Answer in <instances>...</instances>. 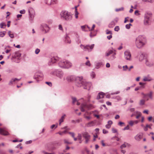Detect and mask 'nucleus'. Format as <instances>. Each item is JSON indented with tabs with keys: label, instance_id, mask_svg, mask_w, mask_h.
<instances>
[{
	"label": "nucleus",
	"instance_id": "9b49d317",
	"mask_svg": "<svg viewBox=\"0 0 154 154\" xmlns=\"http://www.w3.org/2000/svg\"><path fill=\"white\" fill-rule=\"evenodd\" d=\"M82 82L83 85L84 86V88L85 89L89 90L90 88L91 87V83L89 82Z\"/></svg>",
	"mask_w": 154,
	"mask_h": 154
},
{
	"label": "nucleus",
	"instance_id": "473e14b6",
	"mask_svg": "<svg viewBox=\"0 0 154 154\" xmlns=\"http://www.w3.org/2000/svg\"><path fill=\"white\" fill-rule=\"evenodd\" d=\"M123 70L124 71H128V67L127 65L123 66Z\"/></svg>",
	"mask_w": 154,
	"mask_h": 154
},
{
	"label": "nucleus",
	"instance_id": "c85d7f7f",
	"mask_svg": "<svg viewBox=\"0 0 154 154\" xmlns=\"http://www.w3.org/2000/svg\"><path fill=\"white\" fill-rule=\"evenodd\" d=\"M8 35L11 38H13L14 37V35L13 33H11V32L10 31H9L8 32Z\"/></svg>",
	"mask_w": 154,
	"mask_h": 154
},
{
	"label": "nucleus",
	"instance_id": "20e7f679",
	"mask_svg": "<svg viewBox=\"0 0 154 154\" xmlns=\"http://www.w3.org/2000/svg\"><path fill=\"white\" fill-rule=\"evenodd\" d=\"M152 14L150 13L147 12L145 14L144 24L145 25H148L149 23V21L152 17Z\"/></svg>",
	"mask_w": 154,
	"mask_h": 154
},
{
	"label": "nucleus",
	"instance_id": "a19ab883",
	"mask_svg": "<svg viewBox=\"0 0 154 154\" xmlns=\"http://www.w3.org/2000/svg\"><path fill=\"white\" fill-rule=\"evenodd\" d=\"M91 76L92 78H94L95 76V73L93 72H92L91 73Z\"/></svg>",
	"mask_w": 154,
	"mask_h": 154
},
{
	"label": "nucleus",
	"instance_id": "4468645a",
	"mask_svg": "<svg viewBox=\"0 0 154 154\" xmlns=\"http://www.w3.org/2000/svg\"><path fill=\"white\" fill-rule=\"evenodd\" d=\"M143 137V134L140 133L136 135L135 137V139L137 141H140Z\"/></svg>",
	"mask_w": 154,
	"mask_h": 154
},
{
	"label": "nucleus",
	"instance_id": "5701e85b",
	"mask_svg": "<svg viewBox=\"0 0 154 154\" xmlns=\"http://www.w3.org/2000/svg\"><path fill=\"white\" fill-rule=\"evenodd\" d=\"M152 92H150L149 94H146L144 95V97L146 98V97H148L150 99H152Z\"/></svg>",
	"mask_w": 154,
	"mask_h": 154
},
{
	"label": "nucleus",
	"instance_id": "393cba45",
	"mask_svg": "<svg viewBox=\"0 0 154 154\" xmlns=\"http://www.w3.org/2000/svg\"><path fill=\"white\" fill-rule=\"evenodd\" d=\"M65 116H66V115L65 114H64L61 117V119H60V120H59L60 125L61 123L63 122Z\"/></svg>",
	"mask_w": 154,
	"mask_h": 154
},
{
	"label": "nucleus",
	"instance_id": "69168bd1",
	"mask_svg": "<svg viewBox=\"0 0 154 154\" xmlns=\"http://www.w3.org/2000/svg\"><path fill=\"white\" fill-rule=\"evenodd\" d=\"M119 92L118 91L116 92H115L111 93L110 94L112 95L115 94H119Z\"/></svg>",
	"mask_w": 154,
	"mask_h": 154
},
{
	"label": "nucleus",
	"instance_id": "f704fd0d",
	"mask_svg": "<svg viewBox=\"0 0 154 154\" xmlns=\"http://www.w3.org/2000/svg\"><path fill=\"white\" fill-rule=\"evenodd\" d=\"M67 132V131L66 130H65L64 131L61 132L60 131L58 132V133L60 135H63L64 134H65Z\"/></svg>",
	"mask_w": 154,
	"mask_h": 154
},
{
	"label": "nucleus",
	"instance_id": "0eeeda50",
	"mask_svg": "<svg viewBox=\"0 0 154 154\" xmlns=\"http://www.w3.org/2000/svg\"><path fill=\"white\" fill-rule=\"evenodd\" d=\"M75 77L72 75H69L63 78L64 81L66 80L68 82H72L75 81Z\"/></svg>",
	"mask_w": 154,
	"mask_h": 154
},
{
	"label": "nucleus",
	"instance_id": "9d476101",
	"mask_svg": "<svg viewBox=\"0 0 154 154\" xmlns=\"http://www.w3.org/2000/svg\"><path fill=\"white\" fill-rule=\"evenodd\" d=\"M131 54L130 52L128 51H126L124 52V57L128 60H130Z\"/></svg>",
	"mask_w": 154,
	"mask_h": 154
},
{
	"label": "nucleus",
	"instance_id": "aec40b11",
	"mask_svg": "<svg viewBox=\"0 0 154 154\" xmlns=\"http://www.w3.org/2000/svg\"><path fill=\"white\" fill-rule=\"evenodd\" d=\"M94 123L93 121L90 122L87 124L86 125L87 127H90L94 126Z\"/></svg>",
	"mask_w": 154,
	"mask_h": 154
},
{
	"label": "nucleus",
	"instance_id": "49530a36",
	"mask_svg": "<svg viewBox=\"0 0 154 154\" xmlns=\"http://www.w3.org/2000/svg\"><path fill=\"white\" fill-rule=\"evenodd\" d=\"M106 33L107 34H112V32L110 31H109L107 29L106 30Z\"/></svg>",
	"mask_w": 154,
	"mask_h": 154
},
{
	"label": "nucleus",
	"instance_id": "ea45409f",
	"mask_svg": "<svg viewBox=\"0 0 154 154\" xmlns=\"http://www.w3.org/2000/svg\"><path fill=\"white\" fill-rule=\"evenodd\" d=\"M57 60V59L55 57H53L51 59V61L53 63H54Z\"/></svg>",
	"mask_w": 154,
	"mask_h": 154
},
{
	"label": "nucleus",
	"instance_id": "774afa93",
	"mask_svg": "<svg viewBox=\"0 0 154 154\" xmlns=\"http://www.w3.org/2000/svg\"><path fill=\"white\" fill-rule=\"evenodd\" d=\"M112 37V36L111 35H109L107 37V38L109 39L110 40L111 38Z\"/></svg>",
	"mask_w": 154,
	"mask_h": 154
},
{
	"label": "nucleus",
	"instance_id": "72a5a7b5",
	"mask_svg": "<svg viewBox=\"0 0 154 154\" xmlns=\"http://www.w3.org/2000/svg\"><path fill=\"white\" fill-rule=\"evenodd\" d=\"M6 26V25L4 23H2L0 24V27L1 28H4Z\"/></svg>",
	"mask_w": 154,
	"mask_h": 154
},
{
	"label": "nucleus",
	"instance_id": "f03ea898",
	"mask_svg": "<svg viewBox=\"0 0 154 154\" xmlns=\"http://www.w3.org/2000/svg\"><path fill=\"white\" fill-rule=\"evenodd\" d=\"M60 15L61 18L67 21L70 20L72 19L70 13L67 11H62L60 13Z\"/></svg>",
	"mask_w": 154,
	"mask_h": 154
},
{
	"label": "nucleus",
	"instance_id": "3c124183",
	"mask_svg": "<svg viewBox=\"0 0 154 154\" xmlns=\"http://www.w3.org/2000/svg\"><path fill=\"white\" fill-rule=\"evenodd\" d=\"M101 144L103 146H106V144L105 143H104V140H102L101 141Z\"/></svg>",
	"mask_w": 154,
	"mask_h": 154
},
{
	"label": "nucleus",
	"instance_id": "4c0bfd02",
	"mask_svg": "<svg viewBox=\"0 0 154 154\" xmlns=\"http://www.w3.org/2000/svg\"><path fill=\"white\" fill-rule=\"evenodd\" d=\"M6 32H0V36L1 37H3L5 35Z\"/></svg>",
	"mask_w": 154,
	"mask_h": 154
},
{
	"label": "nucleus",
	"instance_id": "4d7b16f0",
	"mask_svg": "<svg viewBox=\"0 0 154 154\" xmlns=\"http://www.w3.org/2000/svg\"><path fill=\"white\" fill-rule=\"evenodd\" d=\"M129 126L128 125L126 127H125L124 129V130H128L129 129Z\"/></svg>",
	"mask_w": 154,
	"mask_h": 154
},
{
	"label": "nucleus",
	"instance_id": "f257e3e1",
	"mask_svg": "<svg viewBox=\"0 0 154 154\" xmlns=\"http://www.w3.org/2000/svg\"><path fill=\"white\" fill-rule=\"evenodd\" d=\"M145 38L142 35H139L136 38L135 44L138 48L142 47L145 44Z\"/></svg>",
	"mask_w": 154,
	"mask_h": 154
},
{
	"label": "nucleus",
	"instance_id": "b1692460",
	"mask_svg": "<svg viewBox=\"0 0 154 154\" xmlns=\"http://www.w3.org/2000/svg\"><path fill=\"white\" fill-rule=\"evenodd\" d=\"M75 16L76 19H77L78 18V15L79 14L78 12L77 11V8L76 7H75Z\"/></svg>",
	"mask_w": 154,
	"mask_h": 154
},
{
	"label": "nucleus",
	"instance_id": "6e6d98bb",
	"mask_svg": "<svg viewBox=\"0 0 154 154\" xmlns=\"http://www.w3.org/2000/svg\"><path fill=\"white\" fill-rule=\"evenodd\" d=\"M40 51V49H39L37 48L35 50V53L36 54H38L39 52Z\"/></svg>",
	"mask_w": 154,
	"mask_h": 154
},
{
	"label": "nucleus",
	"instance_id": "39448f33",
	"mask_svg": "<svg viewBox=\"0 0 154 154\" xmlns=\"http://www.w3.org/2000/svg\"><path fill=\"white\" fill-rule=\"evenodd\" d=\"M43 74L41 72H37L35 73L34 76V79H36L37 81H41L43 79Z\"/></svg>",
	"mask_w": 154,
	"mask_h": 154
},
{
	"label": "nucleus",
	"instance_id": "603ef678",
	"mask_svg": "<svg viewBox=\"0 0 154 154\" xmlns=\"http://www.w3.org/2000/svg\"><path fill=\"white\" fill-rule=\"evenodd\" d=\"M115 99H117L118 101L120 100H121V97L119 96H116V97Z\"/></svg>",
	"mask_w": 154,
	"mask_h": 154
},
{
	"label": "nucleus",
	"instance_id": "6e6552de",
	"mask_svg": "<svg viewBox=\"0 0 154 154\" xmlns=\"http://www.w3.org/2000/svg\"><path fill=\"white\" fill-rule=\"evenodd\" d=\"M94 45V44H92L91 45H88L86 46L81 45H80V46L85 51L87 50L89 51L90 49L91 50V51L93 48Z\"/></svg>",
	"mask_w": 154,
	"mask_h": 154
},
{
	"label": "nucleus",
	"instance_id": "dca6fc26",
	"mask_svg": "<svg viewBox=\"0 0 154 154\" xmlns=\"http://www.w3.org/2000/svg\"><path fill=\"white\" fill-rule=\"evenodd\" d=\"M112 123V121H109L108 122V124L106 125V127L108 129L109 128L111 127Z\"/></svg>",
	"mask_w": 154,
	"mask_h": 154
},
{
	"label": "nucleus",
	"instance_id": "c756f323",
	"mask_svg": "<svg viewBox=\"0 0 154 154\" xmlns=\"http://www.w3.org/2000/svg\"><path fill=\"white\" fill-rule=\"evenodd\" d=\"M151 80V79L148 77H144L143 79V81H149Z\"/></svg>",
	"mask_w": 154,
	"mask_h": 154
},
{
	"label": "nucleus",
	"instance_id": "6ab92c4d",
	"mask_svg": "<svg viewBox=\"0 0 154 154\" xmlns=\"http://www.w3.org/2000/svg\"><path fill=\"white\" fill-rule=\"evenodd\" d=\"M146 59L145 55L143 54H140L139 55V59L140 61H142L144 59Z\"/></svg>",
	"mask_w": 154,
	"mask_h": 154
},
{
	"label": "nucleus",
	"instance_id": "7c9ffc66",
	"mask_svg": "<svg viewBox=\"0 0 154 154\" xmlns=\"http://www.w3.org/2000/svg\"><path fill=\"white\" fill-rule=\"evenodd\" d=\"M88 114V112H86L84 114V117L86 119H87L88 120H89L91 119V117L90 116H85V115L86 114Z\"/></svg>",
	"mask_w": 154,
	"mask_h": 154
},
{
	"label": "nucleus",
	"instance_id": "a18cd8bd",
	"mask_svg": "<svg viewBox=\"0 0 154 154\" xmlns=\"http://www.w3.org/2000/svg\"><path fill=\"white\" fill-rule=\"evenodd\" d=\"M132 26V25L130 23L129 24H127L125 26V27L127 29H129L130 28L131 26Z\"/></svg>",
	"mask_w": 154,
	"mask_h": 154
},
{
	"label": "nucleus",
	"instance_id": "e2e57ef3",
	"mask_svg": "<svg viewBox=\"0 0 154 154\" xmlns=\"http://www.w3.org/2000/svg\"><path fill=\"white\" fill-rule=\"evenodd\" d=\"M20 13L21 14H24L25 12V11L24 10H21L20 11Z\"/></svg>",
	"mask_w": 154,
	"mask_h": 154
},
{
	"label": "nucleus",
	"instance_id": "cd10ccee",
	"mask_svg": "<svg viewBox=\"0 0 154 154\" xmlns=\"http://www.w3.org/2000/svg\"><path fill=\"white\" fill-rule=\"evenodd\" d=\"M113 53V51L112 50H110L106 52V54L107 56H108L110 54H112Z\"/></svg>",
	"mask_w": 154,
	"mask_h": 154
},
{
	"label": "nucleus",
	"instance_id": "8fccbe9b",
	"mask_svg": "<svg viewBox=\"0 0 154 154\" xmlns=\"http://www.w3.org/2000/svg\"><path fill=\"white\" fill-rule=\"evenodd\" d=\"M72 103H73V104H74L75 102H76L77 101L76 99L75 98L72 97Z\"/></svg>",
	"mask_w": 154,
	"mask_h": 154
},
{
	"label": "nucleus",
	"instance_id": "412c9836",
	"mask_svg": "<svg viewBox=\"0 0 154 154\" xmlns=\"http://www.w3.org/2000/svg\"><path fill=\"white\" fill-rule=\"evenodd\" d=\"M20 79H17V78H13L11 79V80L10 81L9 84H13L14 82H15L16 81H19Z\"/></svg>",
	"mask_w": 154,
	"mask_h": 154
},
{
	"label": "nucleus",
	"instance_id": "c9c22d12",
	"mask_svg": "<svg viewBox=\"0 0 154 154\" xmlns=\"http://www.w3.org/2000/svg\"><path fill=\"white\" fill-rule=\"evenodd\" d=\"M128 123L129 125L131 126H132L134 124V122L133 121H130L128 122Z\"/></svg>",
	"mask_w": 154,
	"mask_h": 154
},
{
	"label": "nucleus",
	"instance_id": "79ce46f5",
	"mask_svg": "<svg viewBox=\"0 0 154 154\" xmlns=\"http://www.w3.org/2000/svg\"><path fill=\"white\" fill-rule=\"evenodd\" d=\"M119 27L118 26H116L114 28L115 31L117 32H118L119 30Z\"/></svg>",
	"mask_w": 154,
	"mask_h": 154
},
{
	"label": "nucleus",
	"instance_id": "13d9d810",
	"mask_svg": "<svg viewBox=\"0 0 154 154\" xmlns=\"http://www.w3.org/2000/svg\"><path fill=\"white\" fill-rule=\"evenodd\" d=\"M86 27H88V28H89L88 26H81V28L82 30L83 31H85V29L86 28Z\"/></svg>",
	"mask_w": 154,
	"mask_h": 154
},
{
	"label": "nucleus",
	"instance_id": "7ed1b4c3",
	"mask_svg": "<svg viewBox=\"0 0 154 154\" xmlns=\"http://www.w3.org/2000/svg\"><path fill=\"white\" fill-rule=\"evenodd\" d=\"M59 65L62 68H69L72 66V64L68 60H64L60 62Z\"/></svg>",
	"mask_w": 154,
	"mask_h": 154
},
{
	"label": "nucleus",
	"instance_id": "f8f14e48",
	"mask_svg": "<svg viewBox=\"0 0 154 154\" xmlns=\"http://www.w3.org/2000/svg\"><path fill=\"white\" fill-rule=\"evenodd\" d=\"M56 75L60 79H61L63 76V73L62 71L57 70L56 72Z\"/></svg>",
	"mask_w": 154,
	"mask_h": 154
},
{
	"label": "nucleus",
	"instance_id": "a878e982",
	"mask_svg": "<svg viewBox=\"0 0 154 154\" xmlns=\"http://www.w3.org/2000/svg\"><path fill=\"white\" fill-rule=\"evenodd\" d=\"M136 115H137L136 116V119H138L141 115V113L140 112L138 111L136 112Z\"/></svg>",
	"mask_w": 154,
	"mask_h": 154
},
{
	"label": "nucleus",
	"instance_id": "4be33fe9",
	"mask_svg": "<svg viewBox=\"0 0 154 154\" xmlns=\"http://www.w3.org/2000/svg\"><path fill=\"white\" fill-rule=\"evenodd\" d=\"M77 137L79 141V143H81L82 141V134H79Z\"/></svg>",
	"mask_w": 154,
	"mask_h": 154
},
{
	"label": "nucleus",
	"instance_id": "bb28decb",
	"mask_svg": "<svg viewBox=\"0 0 154 154\" xmlns=\"http://www.w3.org/2000/svg\"><path fill=\"white\" fill-rule=\"evenodd\" d=\"M115 23L113 21L111 22L108 25L109 27L110 28H112L115 25Z\"/></svg>",
	"mask_w": 154,
	"mask_h": 154
},
{
	"label": "nucleus",
	"instance_id": "a211bd4d",
	"mask_svg": "<svg viewBox=\"0 0 154 154\" xmlns=\"http://www.w3.org/2000/svg\"><path fill=\"white\" fill-rule=\"evenodd\" d=\"M21 54L19 52H16L15 53L14 55V57L15 58L18 59L20 57Z\"/></svg>",
	"mask_w": 154,
	"mask_h": 154
},
{
	"label": "nucleus",
	"instance_id": "f3484780",
	"mask_svg": "<svg viewBox=\"0 0 154 154\" xmlns=\"http://www.w3.org/2000/svg\"><path fill=\"white\" fill-rule=\"evenodd\" d=\"M104 94L103 92H100L99 93L97 97V99H98L102 98L104 97Z\"/></svg>",
	"mask_w": 154,
	"mask_h": 154
},
{
	"label": "nucleus",
	"instance_id": "680f3d73",
	"mask_svg": "<svg viewBox=\"0 0 154 154\" xmlns=\"http://www.w3.org/2000/svg\"><path fill=\"white\" fill-rule=\"evenodd\" d=\"M112 131L113 133H116L117 132V130L116 129L113 128H112Z\"/></svg>",
	"mask_w": 154,
	"mask_h": 154
},
{
	"label": "nucleus",
	"instance_id": "bf43d9fd",
	"mask_svg": "<svg viewBox=\"0 0 154 154\" xmlns=\"http://www.w3.org/2000/svg\"><path fill=\"white\" fill-rule=\"evenodd\" d=\"M45 83L48 85L50 86H51L52 85V84L51 82H46Z\"/></svg>",
	"mask_w": 154,
	"mask_h": 154
},
{
	"label": "nucleus",
	"instance_id": "2f4dec72",
	"mask_svg": "<svg viewBox=\"0 0 154 154\" xmlns=\"http://www.w3.org/2000/svg\"><path fill=\"white\" fill-rule=\"evenodd\" d=\"M65 42H67V43H70L71 42V40L67 36L66 37V39H65Z\"/></svg>",
	"mask_w": 154,
	"mask_h": 154
},
{
	"label": "nucleus",
	"instance_id": "0e129e2a",
	"mask_svg": "<svg viewBox=\"0 0 154 154\" xmlns=\"http://www.w3.org/2000/svg\"><path fill=\"white\" fill-rule=\"evenodd\" d=\"M148 110H144V111H143V112L144 113H146V114H148Z\"/></svg>",
	"mask_w": 154,
	"mask_h": 154
},
{
	"label": "nucleus",
	"instance_id": "2eb2a0df",
	"mask_svg": "<svg viewBox=\"0 0 154 154\" xmlns=\"http://www.w3.org/2000/svg\"><path fill=\"white\" fill-rule=\"evenodd\" d=\"M145 64L147 66H152L153 65V63L152 62H150L147 58L146 59Z\"/></svg>",
	"mask_w": 154,
	"mask_h": 154
},
{
	"label": "nucleus",
	"instance_id": "09e8293b",
	"mask_svg": "<svg viewBox=\"0 0 154 154\" xmlns=\"http://www.w3.org/2000/svg\"><path fill=\"white\" fill-rule=\"evenodd\" d=\"M68 133L72 137H75V134L73 132H69Z\"/></svg>",
	"mask_w": 154,
	"mask_h": 154
},
{
	"label": "nucleus",
	"instance_id": "864d4df0",
	"mask_svg": "<svg viewBox=\"0 0 154 154\" xmlns=\"http://www.w3.org/2000/svg\"><path fill=\"white\" fill-rule=\"evenodd\" d=\"M64 143H67V144H72V143L71 142H68L66 139H64Z\"/></svg>",
	"mask_w": 154,
	"mask_h": 154
},
{
	"label": "nucleus",
	"instance_id": "338daca9",
	"mask_svg": "<svg viewBox=\"0 0 154 154\" xmlns=\"http://www.w3.org/2000/svg\"><path fill=\"white\" fill-rule=\"evenodd\" d=\"M103 133L104 134H106L108 133V131H106V130L105 129H103Z\"/></svg>",
	"mask_w": 154,
	"mask_h": 154
},
{
	"label": "nucleus",
	"instance_id": "de8ad7c7",
	"mask_svg": "<svg viewBox=\"0 0 154 154\" xmlns=\"http://www.w3.org/2000/svg\"><path fill=\"white\" fill-rule=\"evenodd\" d=\"M123 10V8H117L115 10L116 12L120 11H122Z\"/></svg>",
	"mask_w": 154,
	"mask_h": 154
},
{
	"label": "nucleus",
	"instance_id": "423d86ee",
	"mask_svg": "<svg viewBox=\"0 0 154 154\" xmlns=\"http://www.w3.org/2000/svg\"><path fill=\"white\" fill-rule=\"evenodd\" d=\"M92 107L91 105H87L85 104H82L81 108V110L82 112L87 111L88 110L91 109Z\"/></svg>",
	"mask_w": 154,
	"mask_h": 154
},
{
	"label": "nucleus",
	"instance_id": "e433bc0d",
	"mask_svg": "<svg viewBox=\"0 0 154 154\" xmlns=\"http://www.w3.org/2000/svg\"><path fill=\"white\" fill-rule=\"evenodd\" d=\"M128 145V143H124L122 144L120 146V148L121 149H122L126 147Z\"/></svg>",
	"mask_w": 154,
	"mask_h": 154
},
{
	"label": "nucleus",
	"instance_id": "c03bdc74",
	"mask_svg": "<svg viewBox=\"0 0 154 154\" xmlns=\"http://www.w3.org/2000/svg\"><path fill=\"white\" fill-rule=\"evenodd\" d=\"M43 29L45 31V32H46V30H48L49 29V27L46 25H45V27H44Z\"/></svg>",
	"mask_w": 154,
	"mask_h": 154
},
{
	"label": "nucleus",
	"instance_id": "5fc2aeb1",
	"mask_svg": "<svg viewBox=\"0 0 154 154\" xmlns=\"http://www.w3.org/2000/svg\"><path fill=\"white\" fill-rule=\"evenodd\" d=\"M93 115L95 117H96L97 119L100 118V116L99 115L96 114L95 113L93 114Z\"/></svg>",
	"mask_w": 154,
	"mask_h": 154
},
{
	"label": "nucleus",
	"instance_id": "37998d69",
	"mask_svg": "<svg viewBox=\"0 0 154 154\" xmlns=\"http://www.w3.org/2000/svg\"><path fill=\"white\" fill-rule=\"evenodd\" d=\"M52 0H46V4H47L48 5H51V1Z\"/></svg>",
	"mask_w": 154,
	"mask_h": 154
},
{
	"label": "nucleus",
	"instance_id": "ddd939ff",
	"mask_svg": "<svg viewBox=\"0 0 154 154\" xmlns=\"http://www.w3.org/2000/svg\"><path fill=\"white\" fill-rule=\"evenodd\" d=\"M0 134L4 135H7L9 134V133L5 129L0 128Z\"/></svg>",
	"mask_w": 154,
	"mask_h": 154
},
{
	"label": "nucleus",
	"instance_id": "1a4fd4ad",
	"mask_svg": "<svg viewBox=\"0 0 154 154\" xmlns=\"http://www.w3.org/2000/svg\"><path fill=\"white\" fill-rule=\"evenodd\" d=\"M82 135L83 137L85 138V143H87L89 140L90 137V135L88 133L86 132L82 133Z\"/></svg>",
	"mask_w": 154,
	"mask_h": 154
},
{
	"label": "nucleus",
	"instance_id": "58836bf2",
	"mask_svg": "<svg viewBox=\"0 0 154 154\" xmlns=\"http://www.w3.org/2000/svg\"><path fill=\"white\" fill-rule=\"evenodd\" d=\"M145 101L144 100H141L140 101V105H143L144 104Z\"/></svg>",
	"mask_w": 154,
	"mask_h": 154
},
{
	"label": "nucleus",
	"instance_id": "052dcab7",
	"mask_svg": "<svg viewBox=\"0 0 154 154\" xmlns=\"http://www.w3.org/2000/svg\"><path fill=\"white\" fill-rule=\"evenodd\" d=\"M85 64L86 65L89 66H90L91 65L90 62L89 60H88L87 61V62Z\"/></svg>",
	"mask_w": 154,
	"mask_h": 154
}]
</instances>
